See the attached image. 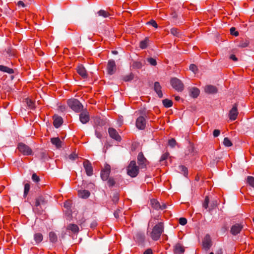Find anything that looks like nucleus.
<instances>
[{
	"label": "nucleus",
	"mask_w": 254,
	"mask_h": 254,
	"mask_svg": "<svg viewBox=\"0 0 254 254\" xmlns=\"http://www.w3.org/2000/svg\"><path fill=\"white\" fill-rule=\"evenodd\" d=\"M171 33L175 36H178L179 34L178 30V29L176 28H172L171 29Z\"/></svg>",
	"instance_id": "5fc2aeb1"
},
{
	"label": "nucleus",
	"mask_w": 254,
	"mask_h": 254,
	"mask_svg": "<svg viewBox=\"0 0 254 254\" xmlns=\"http://www.w3.org/2000/svg\"><path fill=\"white\" fill-rule=\"evenodd\" d=\"M220 131L219 129H214L213 132V135L214 137H217L220 135Z\"/></svg>",
	"instance_id": "4d7b16f0"
},
{
	"label": "nucleus",
	"mask_w": 254,
	"mask_h": 254,
	"mask_svg": "<svg viewBox=\"0 0 254 254\" xmlns=\"http://www.w3.org/2000/svg\"><path fill=\"white\" fill-rule=\"evenodd\" d=\"M107 70L108 73L110 75H112L116 72V65L115 62L113 60L108 61Z\"/></svg>",
	"instance_id": "9d476101"
},
{
	"label": "nucleus",
	"mask_w": 254,
	"mask_h": 254,
	"mask_svg": "<svg viewBox=\"0 0 254 254\" xmlns=\"http://www.w3.org/2000/svg\"><path fill=\"white\" fill-rule=\"evenodd\" d=\"M63 124V119L59 116H55L54 117L53 125L56 128L60 127Z\"/></svg>",
	"instance_id": "aec40b11"
},
{
	"label": "nucleus",
	"mask_w": 254,
	"mask_h": 254,
	"mask_svg": "<svg viewBox=\"0 0 254 254\" xmlns=\"http://www.w3.org/2000/svg\"><path fill=\"white\" fill-rule=\"evenodd\" d=\"M169 156V154L168 152H165L164 154H163L161 157L160 161H163L167 159Z\"/></svg>",
	"instance_id": "49530a36"
},
{
	"label": "nucleus",
	"mask_w": 254,
	"mask_h": 254,
	"mask_svg": "<svg viewBox=\"0 0 254 254\" xmlns=\"http://www.w3.org/2000/svg\"><path fill=\"white\" fill-rule=\"evenodd\" d=\"M179 168L181 171V172L184 174V175L187 177L188 175V168L185 166H179Z\"/></svg>",
	"instance_id": "c9c22d12"
},
{
	"label": "nucleus",
	"mask_w": 254,
	"mask_h": 254,
	"mask_svg": "<svg viewBox=\"0 0 254 254\" xmlns=\"http://www.w3.org/2000/svg\"><path fill=\"white\" fill-rule=\"evenodd\" d=\"M189 92L190 96L195 98L198 96L200 91L198 88L192 87L190 89Z\"/></svg>",
	"instance_id": "4be33fe9"
},
{
	"label": "nucleus",
	"mask_w": 254,
	"mask_h": 254,
	"mask_svg": "<svg viewBox=\"0 0 254 254\" xmlns=\"http://www.w3.org/2000/svg\"><path fill=\"white\" fill-rule=\"evenodd\" d=\"M168 144L171 147H174L176 144V141L175 139L172 138L169 140Z\"/></svg>",
	"instance_id": "de8ad7c7"
},
{
	"label": "nucleus",
	"mask_w": 254,
	"mask_h": 254,
	"mask_svg": "<svg viewBox=\"0 0 254 254\" xmlns=\"http://www.w3.org/2000/svg\"><path fill=\"white\" fill-rule=\"evenodd\" d=\"M90 194V192L88 190H79L78 191V195L79 197L86 199L87 198Z\"/></svg>",
	"instance_id": "412c9836"
},
{
	"label": "nucleus",
	"mask_w": 254,
	"mask_h": 254,
	"mask_svg": "<svg viewBox=\"0 0 254 254\" xmlns=\"http://www.w3.org/2000/svg\"><path fill=\"white\" fill-rule=\"evenodd\" d=\"M112 53L114 54H117L118 53V52L117 51H113Z\"/></svg>",
	"instance_id": "774afa93"
},
{
	"label": "nucleus",
	"mask_w": 254,
	"mask_h": 254,
	"mask_svg": "<svg viewBox=\"0 0 254 254\" xmlns=\"http://www.w3.org/2000/svg\"><path fill=\"white\" fill-rule=\"evenodd\" d=\"M52 143L55 145L57 148H59L62 146V141L59 137H54L51 139Z\"/></svg>",
	"instance_id": "a878e982"
},
{
	"label": "nucleus",
	"mask_w": 254,
	"mask_h": 254,
	"mask_svg": "<svg viewBox=\"0 0 254 254\" xmlns=\"http://www.w3.org/2000/svg\"><path fill=\"white\" fill-rule=\"evenodd\" d=\"M97 14L99 16H102L104 18H107L110 15V14L107 11L104 10H100L97 12Z\"/></svg>",
	"instance_id": "7c9ffc66"
},
{
	"label": "nucleus",
	"mask_w": 254,
	"mask_h": 254,
	"mask_svg": "<svg viewBox=\"0 0 254 254\" xmlns=\"http://www.w3.org/2000/svg\"><path fill=\"white\" fill-rule=\"evenodd\" d=\"M202 248L205 251H208L212 246L211 237L209 235L205 236L202 240Z\"/></svg>",
	"instance_id": "6e6552de"
},
{
	"label": "nucleus",
	"mask_w": 254,
	"mask_h": 254,
	"mask_svg": "<svg viewBox=\"0 0 254 254\" xmlns=\"http://www.w3.org/2000/svg\"><path fill=\"white\" fill-rule=\"evenodd\" d=\"M190 69L194 73H196L197 70V67L194 64H191L190 65Z\"/></svg>",
	"instance_id": "a18cd8bd"
},
{
	"label": "nucleus",
	"mask_w": 254,
	"mask_h": 254,
	"mask_svg": "<svg viewBox=\"0 0 254 254\" xmlns=\"http://www.w3.org/2000/svg\"><path fill=\"white\" fill-rule=\"evenodd\" d=\"M179 223L182 225H185L187 223V220L186 218L182 217L179 219Z\"/></svg>",
	"instance_id": "3c124183"
},
{
	"label": "nucleus",
	"mask_w": 254,
	"mask_h": 254,
	"mask_svg": "<svg viewBox=\"0 0 254 254\" xmlns=\"http://www.w3.org/2000/svg\"><path fill=\"white\" fill-rule=\"evenodd\" d=\"M147 61L152 65L155 66L157 64L156 60L152 58H148Z\"/></svg>",
	"instance_id": "a19ab883"
},
{
	"label": "nucleus",
	"mask_w": 254,
	"mask_h": 254,
	"mask_svg": "<svg viewBox=\"0 0 254 254\" xmlns=\"http://www.w3.org/2000/svg\"><path fill=\"white\" fill-rule=\"evenodd\" d=\"M164 232V224L163 222H159L153 228L150 236L154 241H157L160 238L161 234Z\"/></svg>",
	"instance_id": "f257e3e1"
},
{
	"label": "nucleus",
	"mask_w": 254,
	"mask_h": 254,
	"mask_svg": "<svg viewBox=\"0 0 254 254\" xmlns=\"http://www.w3.org/2000/svg\"><path fill=\"white\" fill-rule=\"evenodd\" d=\"M108 185L110 187H112L115 184V181L113 178H109L108 180Z\"/></svg>",
	"instance_id": "09e8293b"
},
{
	"label": "nucleus",
	"mask_w": 254,
	"mask_h": 254,
	"mask_svg": "<svg viewBox=\"0 0 254 254\" xmlns=\"http://www.w3.org/2000/svg\"><path fill=\"white\" fill-rule=\"evenodd\" d=\"M230 59L234 61H237V58H236V57L234 55H231L230 56Z\"/></svg>",
	"instance_id": "e2e57ef3"
},
{
	"label": "nucleus",
	"mask_w": 254,
	"mask_h": 254,
	"mask_svg": "<svg viewBox=\"0 0 254 254\" xmlns=\"http://www.w3.org/2000/svg\"><path fill=\"white\" fill-rule=\"evenodd\" d=\"M180 97L179 96H176V97H175V99H176V100H177V101H178V100H180Z\"/></svg>",
	"instance_id": "338daca9"
},
{
	"label": "nucleus",
	"mask_w": 254,
	"mask_h": 254,
	"mask_svg": "<svg viewBox=\"0 0 254 254\" xmlns=\"http://www.w3.org/2000/svg\"><path fill=\"white\" fill-rule=\"evenodd\" d=\"M209 199L208 196H206L205 197L204 201L203 203V207L207 209L208 207V203H209Z\"/></svg>",
	"instance_id": "79ce46f5"
},
{
	"label": "nucleus",
	"mask_w": 254,
	"mask_h": 254,
	"mask_svg": "<svg viewBox=\"0 0 254 254\" xmlns=\"http://www.w3.org/2000/svg\"><path fill=\"white\" fill-rule=\"evenodd\" d=\"M30 190V185L28 183L24 185V196L26 197Z\"/></svg>",
	"instance_id": "4c0bfd02"
},
{
	"label": "nucleus",
	"mask_w": 254,
	"mask_h": 254,
	"mask_svg": "<svg viewBox=\"0 0 254 254\" xmlns=\"http://www.w3.org/2000/svg\"><path fill=\"white\" fill-rule=\"evenodd\" d=\"M243 228V225L242 224H235L232 226L230 232L233 235H237L239 234Z\"/></svg>",
	"instance_id": "f8f14e48"
},
{
	"label": "nucleus",
	"mask_w": 254,
	"mask_h": 254,
	"mask_svg": "<svg viewBox=\"0 0 254 254\" xmlns=\"http://www.w3.org/2000/svg\"><path fill=\"white\" fill-rule=\"evenodd\" d=\"M17 5L18 6H22L23 7H24L25 6V4L24 3V2L22 1H21V0L18 1Z\"/></svg>",
	"instance_id": "680f3d73"
},
{
	"label": "nucleus",
	"mask_w": 254,
	"mask_h": 254,
	"mask_svg": "<svg viewBox=\"0 0 254 254\" xmlns=\"http://www.w3.org/2000/svg\"><path fill=\"white\" fill-rule=\"evenodd\" d=\"M66 229L68 230H70L74 233H78L79 230L78 226L74 224H69L67 226Z\"/></svg>",
	"instance_id": "5701e85b"
},
{
	"label": "nucleus",
	"mask_w": 254,
	"mask_h": 254,
	"mask_svg": "<svg viewBox=\"0 0 254 254\" xmlns=\"http://www.w3.org/2000/svg\"><path fill=\"white\" fill-rule=\"evenodd\" d=\"M49 240L53 243H56L58 241V236L54 232H50L49 234Z\"/></svg>",
	"instance_id": "cd10ccee"
},
{
	"label": "nucleus",
	"mask_w": 254,
	"mask_h": 254,
	"mask_svg": "<svg viewBox=\"0 0 254 254\" xmlns=\"http://www.w3.org/2000/svg\"><path fill=\"white\" fill-rule=\"evenodd\" d=\"M166 208V205L163 203L162 205H161V207L159 208V209L163 210Z\"/></svg>",
	"instance_id": "0e129e2a"
},
{
	"label": "nucleus",
	"mask_w": 254,
	"mask_h": 254,
	"mask_svg": "<svg viewBox=\"0 0 254 254\" xmlns=\"http://www.w3.org/2000/svg\"><path fill=\"white\" fill-rule=\"evenodd\" d=\"M0 70L10 74L14 72V71L12 68L2 65H0Z\"/></svg>",
	"instance_id": "c85d7f7f"
},
{
	"label": "nucleus",
	"mask_w": 254,
	"mask_h": 254,
	"mask_svg": "<svg viewBox=\"0 0 254 254\" xmlns=\"http://www.w3.org/2000/svg\"><path fill=\"white\" fill-rule=\"evenodd\" d=\"M26 103L29 108L31 109H33L35 107V103L34 102L30 99L27 98L26 99Z\"/></svg>",
	"instance_id": "f704fd0d"
},
{
	"label": "nucleus",
	"mask_w": 254,
	"mask_h": 254,
	"mask_svg": "<svg viewBox=\"0 0 254 254\" xmlns=\"http://www.w3.org/2000/svg\"><path fill=\"white\" fill-rule=\"evenodd\" d=\"M79 119L82 124H86L89 121V114L86 111L82 112L79 115Z\"/></svg>",
	"instance_id": "2eb2a0df"
},
{
	"label": "nucleus",
	"mask_w": 254,
	"mask_h": 254,
	"mask_svg": "<svg viewBox=\"0 0 254 254\" xmlns=\"http://www.w3.org/2000/svg\"><path fill=\"white\" fill-rule=\"evenodd\" d=\"M174 252L175 254H182L185 252V248L182 245L178 243L175 245Z\"/></svg>",
	"instance_id": "6ab92c4d"
},
{
	"label": "nucleus",
	"mask_w": 254,
	"mask_h": 254,
	"mask_svg": "<svg viewBox=\"0 0 254 254\" xmlns=\"http://www.w3.org/2000/svg\"><path fill=\"white\" fill-rule=\"evenodd\" d=\"M77 72L83 78H85L87 77L86 70L82 64H80L77 66Z\"/></svg>",
	"instance_id": "dca6fc26"
},
{
	"label": "nucleus",
	"mask_w": 254,
	"mask_h": 254,
	"mask_svg": "<svg viewBox=\"0 0 254 254\" xmlns=\"http://www.w3.org/2000/svg\"><path fill=\"white\" fill-rule=\"evenodd\" d=\"M148 39L146 38L144 40L140 42L139 47L142 49H144L147 47Z\"/></svg>",
	"instance_id": "473e14b6"
},
{
	"label": "nucleus",
	"mask_w": 254,
	"mask_h": 254,
	"mask_svg": "<svg viewBox=\"0 0 254 254\" xmlns=\"http://www.w3.org/2000/svg\"><path fill=\"white\" fill-rule=\"evenodd\" d=\"M69 159L71 160H74L77 158V155L75 153H72L68 156Z\"/></svg>",
	"instance_id": "6e6d98bb"
},
{
	"label": "nucleus",
	"mask_w": 254,
	"mask_h": 254,
	"mask_svg": "<svg viewBox=\"0 0 254 254\" xmlns=\"http://www.w3.org/2000/svg\"><path fill=\"white\" fill-rule=\"evenodd\" d=\"M223 250L221 248L217 250V251L215 253V254H223ZM209 254H214L213 252H211Z\"/></svg>",
	"instance_id": "13d9d810"
},
{
	"label": "nucleus",
	"mask_w": 254,
	"mask_h": 254,
	"mask_svg": "<svg viewBox=\"0 0 254 254\" xmlns=\"http://www.w3.org/2000/svg\"><path fill=\"white\" fill-rule=\"evenodd\" d=\"M137 163L139 168L141 169L146 168L148 164V161L143 155L142 152L139 153L137 156Z\"/></svg>",
	"instance_id": "423d86ee"
},
{
	"label": "nucleus",
	"mask_w": 254,
	"mask_h": 254,
	"mask_svg": "<svg viewBox=\"0 0 254 254\" xmlns=\"http://www.w3.org/2000/svg\"><path fill=\"white\" fill-rule=\"evenodd\" d=\"M249 45V42L248 40H243L240 42V43L239 44V47L245 48L248 46Z\"/></svg>",
	"instance_id": "ea45409f"
},
{
	"label": "nucleus",
	"mask_w": 254,
	"mask_h": 254,
	"mask_svg": "<svg viewBox=\"0 0 254 254\" xmlns=\"http://www.w3.org/2000/svg\"><path fill=\"white\" fill-rule=\"evenodd\" d=\"M152 251L151 249H147L143 253V254H152Z\"/></svg>",
	"instance_id": "052dcab7"
},
{
	"label": "nucleus",
	"mask_w": 254,
	"mask_h": 254,
	"mask_svg": "<svg viewBox=\"0 0 254 254\" xmlns=\"http://www.w3.org/2000/svg\"><path fill=\"white\" fill-rule=\"evenodd\" d=\"M17 149L23 155L29 156L32 155L33 151L31 148L23 143H19L18 144Z\"/></svg>",
	"instance_id": "20e7f679"
},
{
	"label": "nucleus",
	"mask_w": 254,
	"mask_h": 254,
	"mask_svg": "<svg viewBox=\"0 0 254 254\" xmlns=\"http://www.w3.org/2000/svg\"><path fill=\"white\" fill-rule=\"evenodd\" d=\"M112 200L115 203H117L119 200V194L117 193L114 194Z\"/></svg>",
	"instance_id": "8fccbe9b"
},
{
	"label": "nucleus",
	"mask_w": 254,
	"mask_h": 254,
	"mask_svg": "<svg viewBox=\"0 0 254 254\" xmlns=\"http://www.w3.org/2000/svg\"><path fill=\"white\" fill-rule=\"evenodd\" d=\"M205 92L207 93H215L217 92V88L212 85H207L204 88Z\"/></svg>",
	"instance_id": "393cba45"
},
{
	"label": "nucleus",
	"mask_w": 254,
	"mask_h": 254,
	"mask_svg": "<svg viewBox=\"0 0 254 254\" xmlns=\"http://www.w3.org/2000/svg\"><path fill=\"white\" fill-rule=\"evenodd\" d=\"M32 179L35 182H38L40 181L39 177L35 173L33 174L32 176Z\"/></svg>",
	"instance_id": "864d4df0"
},
{
	"label": "nucleus",
	"mask_w": 254,
	"mask_h": 254,
	"mask_svg": "<svg viewBox=\"0 0 254 254\" xmlns=\"http://www.w3.org/2000/svg\"><path fill=\"white\" fill-rule=\"evenodd\" d=\"M223 144L226 147H230L232 145L231 141L228 137L224 138Z\"/></svg>",
	"instance_id": "e433bc0d"
},
{
	"label": "nucleus",
	"mask_w": 254,
	"mask_h": 254,
	"mask_svg": "<svg viewBox=\"0 0 254 254\" xmlns=\"http://www.w3.org/2000/svg\"><path fill=\"white\" fill-rule=\"evenodd\" d=\"M108 132L110 136L113 139L118 141L121 140V137L119 134L117 130L114 128L110 127L108 129Z\"/></svg>",
	"instance_id": "4468645a"
},
{
	"label": "nucleus",
	"mask_w": 254,
	"mask_h": 254,
	"mask_svg": "<svg viewBox=\"0 0 254 254\" xmlns=\"http://www.w3.org/2000/svg\"><path fill=\"white\" fill-rule=\"evenodd\" d=\"M162 103L164 106L166 108H169L172 106L173 102L172 100L166 99L162 101Z\"/></svg>",
	"instance_id": "2f4dec72"
},
{
	"label": "nucleus",
	"mask_w": 254,
	"mask_h": 254,
	"mask_svg": "<svg viewBox=\"0 0 254 254\" xmlns=\"http://www.w3.org/2000/svg\"><path fill=\"white\" fill-rule=\"evenodd\" d=\"M133 78V75L132 73H130L128 75H127L123 77V80L127 82L131 80Z\"/></svg>",
	"instance_id": "58836bf2"
},
{
	"label": "nucleus",
	"mask_w": 254,
	"mask_h": 254,
	"mask_svg": "<svg viewBox=\"0 0 254 254\" xmlns=\"http://www.w3.org/2000/svg\"><path fill=\"white\" fill-rule=\"evenodd\" d=\"M43 239V235L40 233H37L34 235V240L36 244H38L41 243Z\"/></svg>",
	"instance_id": "bb28decb"
},
{
	"label": "nucleus",
	"mask_w": 254,
	"mask_h": 254,
	"mask_svg": "<svg viewBox=\"0 0 254 254\" xmlns=\"http://www.w3.org/2000/svg\"><path fill=\"white\" fill-rule=\"evenodd\" d=\"M238 114L239 112L237 108V104H235L229 111V119L231 121H235V120H236Z\"/></svg>",
	"instance_id": "9b49d317"
},
{
	"label": "nucleus",
	"mask_w": 254,
	"mask_h": 254,
	"mask_svg": "<svg viewBox=\"0 0 254 254\" xmlns=\"http://www.w3.org/2000/svg\"><path fill=\"white\" fill-rule=\"evenodd\" d=\"M83 165L85 170L86 174L88 176H91L93 175V167L90 161L87 159L84 160Z\"/></svg>",
	"instance_id": "0eeeda50"
},
{
	"label": "nucleus",
	"mask_w": 254,
	"mask_h": 254,
	"mask_svg": "<svg viewBox=\"0 0 254 254\" xmlns=\"http://www.w3.org/2000/svg\"><path fill=\"white\" fill-rule=\"evenodd\" d=\"M59 107L60 110L62 112L65 111V107L64 106H60Z\"/></svg>",
	"instance_id": "69168bd1"
},
{
	"label": "nucleus",
	"mask_w": 254,
	"mask_h": 254,
	"mask_svg": "<svg viewBox=\"0 0 254 254\" xmlns=\"http://www.w3.org/2000/svg\"><path fill=\"white\" fill-rule=\"evenodd\" d=\"M146 24L148 25H151L156 28L158 27V24L157 22L153 19H151L149 21L147 22Z\"/></svg>",
	"instance_id": "37998d69"
},
{
	"label": "nucleus",
	"mask_w": 254,
	"mask_h": 254,
	"mask_svg": "<svg viewBox=\"0 0 254 254\" xmlns=\"http://www.w3.org/2000/svg\"><path fill=\"white\" fill-rule=\"evenodd\" d=\"M161 88L162 87L158 82H155L154 83V89L155 92L158 95V96L160 98L163 97V94L161 91Z\"/></svg>",
	"instance_id": "f3484780"
},
{
	"label": "nucleus",
	"mask_w": 254,
	"mask_h": 254,
	"mask_svg": "<svg viewBox=\"0 0 254 254\" xmlns=\"http://www.w3.org/2000/svg\"><path fill=\"white\" fill-rule=\"evenodd\" d=\"M67 104L69 107L76 112H79L82 108L81 104L76 99H70L67 100Z\"/></svg>",
	"instance_id": "7ed1b4c3"
},
{
	"label": "nucleus",
	"mask_w": 254,
	"mask_h": 254,
	"mask_svg": "<svg viewBox=\"0 0 254 254\" xmlns=\"http://www.w3.org/2000/svg\"><path fill=\"white\" fill-rule=\"evenodd\" d=\"M133 67L136 68H141L142 67V64L139 62H134L132 64Z\"/></svg>",
	"instance_id": "c03bdc74"
},
{
	"label": "nucleus",
	"mask_w": 254,
	"mask_h": 254,
	"mask_svg": "<svg viewBox=\"0 0 254 254\" xmlns=\"http://www.w3.org/2000/svg\"><path fill=\"white\" fill-rule=\"evenodd\" d=\"M71 202L70 201H66L64 203V206L66 208L70 207Z\"/></svg>",
	"instance_id": "bf43d9fd"
},
{
	"label": "nucleus",
	"mask_w": 254,
	"mask_h": 254,
	"mask_svg": "<svg viewBox=\"0 0 254 254\" xmlns=\"http://www.w3.org/2000/svg\"><path fill=\"white\" fill-rule=\"evenodd\" d=\"M136 126L139 129H143L146 126V120L142 117H139L136 121Z\"/></svg>",
	"instance_id": "ddd939ff"
},
{
	"label": "nucleus",
	"mask_w": 254,
	"mask_h": 254,
	"mask_svg": "<svg viewBox=\"0 0 254 254\" xmlns=\"http://www.w3.org/2000/svg\"><path fill=\"white\" fill-rule=\"evenodd\" d=\"M171 84L172 86L176 90L181 92L184 90V85L183 82L177 78H173L171 79Z\"/></svg>",
	"instance_id": "39448f33"
},
{
	"label": "nucleus",
	"mask_w": 254,
	"mask_h": 254,
	"mask_svg": "<svg viewBox=\"0 0 254 254\" xmlns=\"http://www.w3.org/2000/svg\"><path fill=\"white\" fill-rule=\"evenodd\" d=\"M111 172V166L106 164L104 169L101 172V177L104 181L107 180Z\"/></svg>",
	"instance_id": "1a4fd4ad"
},
{
	"label": "nucleus",
	"mask_w": 254,
	"mask_h": 254,
	"mask_svg": "<svg viewBox=\"0 0 254 254\" xmlns=\"http://www.w3.org/2000/svg\"><path fill=\"white\" fill-rule=\"evenodd\" d=\"M151 204L152 207L155 209H159V208L161 207V204L159 202L154 199L151 200Z\"/></svg>",
	"instance_id": "c756f323"
},
{
	"label": "nucleus",
	"mask_w": 254,
	"mask_h": 254,
	"mask_svg": "<svg viewBox=\"0 0 254 254\" xmlns=\"http://www.w3.org/2000/svg\"><path fill=\"white\" fill-rule=\"evenodd\" d=\"M235 30L236 29L235 27H231L230 29V33L231 35L237 36L239 35V33L238 31H236Z\"/></svg>",
	"instance_id": "603ef678"
},
{
	"label": "nucleus",
	"mask_w": 254,
	"mask_h": 254,
	"mask_svg": "<svg viewBox=\"0 0 254 254\" xmlns=\"http://www.w3.org/2000/svg\"><path fill=\"white\" fill-rule=\"evenodd\" d=\"M46 203L47 201L45 197L42 195H40L36 198L35 206L38 207L41 205L45 204Z\"/></svg>",
	"instance_id": "a211bd4d"
},
{
	"label": "nucleus",
	"mask_w": 254,
	"mask_h": 254,
	"mask_svg": "<svg viewBox=\"0 0 254 254\" xmlns=\"http://www.w3.org/2000/svg\"><path fill=\"white\" fill-rule=\"evenodd\" d=\"M247 183L249 186L254 188V177L248 176L247 179Z\"/></svg>",
	"instance_id": "72a5a7b5"
},
{
	"label": "nucleus",
	"mask_w": 254,
	"mask_h": 254,
	"mask_svg": "<svg viewBox=\"0 0 254 254\" xmlns=\"http://www.w3.org/2000/svg\"><path fill=\"white\" fill-rule=\"evenodd\" d=\"M145 237V235L143 233L138 232L135 234L134 238L138 243H142L144 241Z\"/></svg>",
	"instance_id": "b1692460"
},
{
	"label": "nucleus",
	"mask_w": 254,
	"mask_h": 254,
	"mask_svg": "<svg viewBox=\"0 0 254 254\" xmlns=\"http://www.w3.org/2000/svg\"><path fill=\"white\" fill-rule=\"evenodd\" d=\"M139 169L136 162L133 160L131 161L127 168V174L131 177H135L139 173Z\"/></svg>",
	"instance_id": "f03ea898"
}]
</instances>
